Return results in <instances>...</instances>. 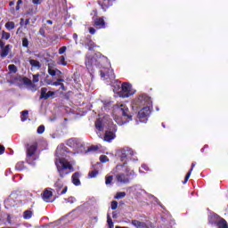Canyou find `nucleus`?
I'll list each match as a JSON object with an SVG mask.
<instances>
[{"mask_svg": "<svg viewBox=\"0 0 228 228\" xmlns=\"http://www.w3.org/2000/svg\"><path fill=\"white\" fill-rule=\"evenodd\" d=\"M218 227L219 228H228L227 227V221H225L224 219H221L219 222H218Z\"/></svg>", "mask_w": 228, "mask_h": 228, "instance_id": "393cba45", "label": "nucleus"}, {"mask_svg": "<svg viewBox=\"0 0 228 228\" xmlns=\"http://www.w3.org/2000/svg\"><path fill=\"white\" fill-rule=\"evenodd\" d=\"M157 111H159V108H157Z\"/></svg>", "mask_w": 228, "mask_h": 228, "instance_id": "052dcab7", "label": "nucleus"}, {"mask_svg": "<svg viewBox=\"0 0 228 228\" xmlns=\"http://www.w3.org/2000/svg\"><path fill=\"white\" fill-rule=\"evenodd\" d=\"M112 182H113V175L106 176L105 184H111Z\"/></svg>", "mask_w": 228, "mask_h": 228, "instance_id": "72a5a7b5", "label": "nucleus"}, {"mask_svg": "<svg viewBox=\"0 0 228 228\" xmlns=\"http://www.w3.org/2000/svg\"><path fill=\"white\" fill-rule=\"evenodd\" d=\"M39 77H40L39 74L33 75V78H32L33 83H38V81H40Z\"/></svg>", "mask_w": 228, "mask_h": 228, "instance_id": "58836bf2", "label": "nucleus"}, {"mask_svg": "<svg viewBox=\"0 0 228 228\" xmlns=\"http://www.w3.org/2000/svg\"><path fill=\"white\" fill-rule=\"evenodd\" d=\"M116 228H126V227H122V226H116Z\"/></svg>", "mask_w": 228, "mask_h": 228, "instance_id": "bf43d9fd", "label": "nucleus"}, {"mask_svg": "<svg viewBox=\"0 0 228 228\" xmlns=\"http://www.w3.org/2000/svg\"><path fill=\"white\" fill-rule=\"evenodd\" d=\"M133 106L142 108L138 113L140 122L146 124L147 118L151 115L152 100L147 94H141L133 102Z\"/></svg>", "mask_w": 228, "mask_h": 228, "instance_id": "7ed1b4c3", "label": "nucleus"}, {"mask_svg": "<svg viewBox=\"0 0 228 228\" xmlns=\"http://www.w3.org/2000/svg\"><path fill=\"white\" fill-rule=\"evenodd\" d=\"M46 23H47V24H50V25H53V20H46Z\"/></svg>", "mask_w": 228, "mask_h": 228, "instance_id": "3c124183", "label": "nucleus"}, {"mask_svg": "<svg viewBox=\"0 0 228 228\" xmlns=\"http://www.w3.org/2000/svg\"><path fill=\"white\" fill-rule=\"evenodd\" d=\"M134 171H131L126 164H118L112 170V174H116L115 182L118 186H122V184H129L131 181V175H133Z\"/></svg>", "mask_w": 228, "mask_h": 228, "instance_id": "39448f33", "label": "nucleus"}, {"mask_svg": "<svg viewBox=\"0 0 228 228\" xmlns=\"http://www.w3.org/2000/svg\"><path fill=\"white\" fill-rule=\"evenodd\" d=\"M107 62L108 58L102 55L101 53H96L94 56H92L90 53H87L86 57V66L88 70H93L94 67L101 69V67H102V65Z\"/></svg>", "mask_w": 228, "mask_h": 228, "instance_id": "0eeeda50", "label": "nucleus"}, {"mask_svg": "<svg viewBox=\"0 0 228 228\" xmlns=\"http://www.w3.org/2000/svg\"><path fill=\"white\" fill-rule=\"evenodd\" d=\"M136 154L133 149L125 147L118 152V156L120 161H123V165H127L128 161H138V158L134 156Z\"/></svg>", "mask_w": 228, "mask_h": 228, "instance_id": "1a4fd4ad", "label": "nucleus"}, {"mask_svg": "<svg viewBox=\"0 0 228 228\" xmlns=\"http://www.w3.org/2000/svg\"><path fill=\"white\" fill-rule=\"evenodd\" d=\"M5 28L8 29V31H12V29H15V22L13 21H8L5 23Z\"/></svg>", "mask_w": 228, "mask_h": 228, "instance_id": "b1692460", "label": "nucleus"}, {"mask_svg": "<svg viewBox=\"0 0 228 228\" xmlns=\"http://www.w3.org/2000/svg\"><path fill=\"white\" fill-rule=\"evenodd\" d=\"M66 202H69V204H74V202H76V198L74 197H69L68 200H65Z\"/></svg>", "mask_w": 228, "mask_h": 228, "instance_id": "a19ab883", "label": "nucleus"}, {"mask_svg": "<svg viewBox=\"0 0 228 228\" xmlns=\"http://www.w3.org/2000/svg\"><path fill=\"white\" fill-rule=\"evenodd\" d=\"M102 110H104V111H107V110H110V106H111V103H110L109 102H102Z\"/></svg>", "mask_w": 228, "mask_h": 228, "instance_id": "bb28decb", "label": "nucleus"}, {"mask_svg": "<svg viewBox=\"0 0 228 228\" xmlns=\"http://www.w3.org/2000/svg\"><path fill=\"white\" fill-rule=\"evenodd\" d=\"M98 3L104 11H106V8H110V6H111V0H99Z\"/></svg>", "mask_w": 228, "mask_h": 228, "instance_id": "f3484780", "label": "nucleus"}, {"mask_svg": "<svg viewBox=\"0 0 228 228\" xmlns=\"http://www.w3.org/2000/svg\"><path fill=\"white\" fill-rule=\"evenodd\" d=\"M13 4H15V2H10L9 3V6H13Z\"/></svg>", "mask_w": 228, "mask_h": 228, "instance_id": "864d4df0", "label": "nucleus"}, {"mask_svg": "<svg viewBox=\"0 0 228 228\" xmlns=\"http://www.w3.org/2000/svg\"><path fill=\"white\" fill-rule=\"evenodd\" d=\"M48 74L52 76V77H58L56 82L48 83L51 86H61V90H65V85H63V79L61 77V71L56 69V66L53 65V63H48Z\"/></svg>", "mask_w": 228, "mask_h": 228, "instance_id": "6e6552de", "label": "nucleus"}, {"mask_svg": "<svg viewBox=\"0 0 228 228\" xmlns=\"http://www.w3.org/2000/svg\"><path fill=\"white\" fill-rule=\"evenodd\" d=\"M94 26L99 28V29L106 28V23L104 22V20L102 18H97L94 20Z\"/></svg>", "mask_w": 228, "mask_h": 228, "instance_id": "a211bd4d", "label": "nucleus"}, {"mask_svg": "<svg viewBox=\"0 0 228 228\" xmlns=\"http://www.w3.org/2000/svg\"><path fill=\"white\" fill-rule=\"evenodd\" d=\"M17 4H22V0H18Z\"/></svg>", "mask_w": 228, "mask_h": 228, "instance_id": "5fc2aeb1", "label": "nucleus"}, {"mask_svg": "<svg viewBox=\"0 0 228 228\" xmlns=\"http://www.w3.org/2000/svg\"><path fill=\"white\" fill-rule=\"evenodd\" d=\"M57 63L58 65H62V67H67V61H65V56L61 55L58 58Z\"/></svg>", "mask_w": 228, "mask_h": 228, "instance_id": "4be33fe9", "label": "nucleus"}, {"mask_svg": "<svg viewBox=\"0 0 228 228\" xmlns=\"http://www.w3.org/2000/svg\"><path fill=\"white\" fill-rule=\"evenodd\" d=\"M49 83H54V82H53V81H51V80H47V81H46V84L49 85Z\"/></svg>", "mask_w": 228, "mask_h": 228, "instance_id": "4d7b16f0", "label": "nucleus"}, {"mask_svg": "<svg viewBox=\"0 0 228 228\" xmlns=\"http://www.w3.org/2000/svg\"><path fill=\"white\" fill-rule=\"evenodd\" d=\"M67 146L61 144L57 147L56 150V159L55 165L57 167V170L59 175L63 177L67 175V174H70V172H74V168L72 167V164L67 160Z\"/></svg>", "mask_w": 228, "mask_h": 228, "instance_id": "f03ea898", "label": "nucleus"}, {"mask_svg": "<svg viewBox=\"0 0 228 228\" xmlns=\"http://www.w3.org/2000/svg\"><path fill=\"white\" fill-rule=\"evenodd\" d=\"M29 45V41L28 40V37H24L22 39V46L23 47H28Z\"/></svg>", "mask_w": 228, "mask_h": 228, "instance_id": "4c0bfd02", "label": "nucleus"}, {"mask_svg": "<svg viewBox=\"0 0 228 228\" xmlns=\"http://www.w3.org/2000/svg\"><path fill=\"white\" fill-rule=\"evenodd\" d=\"M28 63L31 66V70H40L42 69V63L35 59H29Z\"/></svg>", "mask_w": 228, "mask_h": 228, "instance_id": "f8f14e48", "label": "nucleus"}, {"mask_svg": "<svg viewBox=\"0 0 228 228\" xmlns=\"http://www.w3.org/2000/svg\"><path fill=\"white\" fill-rule=\"evenodd\" d=\"M16 170H24V162H18L15 166Z\"/></svg>", "mask_w": 228, "mask_h": 228, "instance_id": "2f4dec72", "label": "nucleus"}, {"mask_svg": "<svg viewBox=\"0 0 228 228\" xmlns=\"http://www.w3.org/2000/svg\"><path fill=\"white\" fill-rule=\"evenodd\" d=\"M55 188L58 195H65V193H67V186H63L60 182L55 183Z\"/></svg>", "mask_w": 228, "mask_h": 228, "instance_id": "ddd939ff", "label": "nucleus"}, {"mask_svg": "<svg viewBox=\"0 0 228 228\" xmlns=\"http://www.w3.org/2000/svg\"><path fill=\"white\" fill-rule=\"evenodd\" d=\"M71 179L75 186H79V184H81V181H79V173L73 174Z\"/></svg>", "mask_w": 228, "mask_h": 228, "instance_id": "6ab92c4d", "label": "nucleus"}, {"mask_svg": "<svg viewBox=\"0 0 228 228\" xmlns=\"http://www.w3.org/2000/svg\"><path fill=\"white\" fill-rule=\"evenodd\" d=\"M3 44L0 43V47H2V52L0 53L1 58H6L8 54H10V49H12V46L10 45H5L3 47Z\"/></svg>", "mask_w": 228, "mask_h": 228, "instance_id": "2eb2a0df", "label": "nucleus"}, {"mask_svg": "<svg viewBox=\"0 0 228 228\" xmlns=\"http://www.w3.org/2000/svg\"><path fill=\"white\" fill-rule=\"evenodd\" d=\"M124 197H126V192H117L114 199L120 200V199H124Z\"/></svg>", "mask_w": 228, "mask_h": 228, "instance_id": "c756f323", "label": "nucleus"}, {"mask_svg": "<svg viewBox=\"0 0 228 228\" xmlns=\"http://www.w3.org/2000/svg\"><path fill=\"white\" fill-rule=\"evenodd\" d=\"M67 51V46H61L59 49V54H64V53Z\"/></svg>", "mask_w": 228, "mask_h": 228, "instance_id": "79ce46f5", "label": "nucleus"}, {"mask_svg": "<svg viewBox=\"0 0 228 228\" xmlns=\"http://www.w3.org/2000/svg\"><path fill=\"white\" fill-rule=\"evenodd\" d=\"M34 4H40L42 0H32Z\"/></svg>", "mask_w": 228, "mask_h": 228, "instance_id": "de8ad7c7", "label": "nucleus"}, {"mask_svg": "<svg viewBox=\"0 0 228 228\" xmlns=\"http://www.w3.org/2000/svg\"><path fill=\"white\" fill-rule=\"evenodd\" d=\"M142 168H143V170H146V172H149V166L143 164V165L142 166Z\"/></svg>", "mask_w": 228, "mask_h": 228, "instance_id": "49530a36", "label": "nucleus"}, {"mask_svg": "<svg viewBox=\"0 0 228 228\" xmlns=\"http://www.w3.org/2000/svg\"><path fill=\"white\" fill-rule=\"evenodd\" d=\"M28 110H24L21 112V116H20L21 122H26V120H28Z\"/></svg>", "mask_w": 228, "mask_h": 228, "instance_id": "a878e982", "label": "nucleus"}, {"mask_svg": "<svg viewBox=\"0 0 228 228\" xmlns=\"http://www.w3.org/2000/svg\"><path fill=\"white\" fill-rule=\"evenodd\" d=\"M162 126H163V127H165V125H164V124H162Z\"/></svg>", "mask_w": 228, "mask_h": 228, "instance_id": "680f3d73", "label": "nucleus"}, {"mask_svg": "<svg viewBox=\"0 0 228 228\" xmlns=\"http://www.w3.org/2000/svg\"><path fill=\"white\" fill-rule=\"evenodd\" d=\"M89 33L91 34V35H95V28H89Z\"/></svg>", "mask_w": 228, "mask_h": 228, "instance_id": "c03bdc74", "label": "nucleus"}, {"mask_svg": "<svg viewBox=\"0 0 228 228\" xmlns=\"http://www.w3.org/2000/svg\"><path fill=\"white\" fill-rule=\"evenodd\" d=\"M38 144L37 142H33L28 145L27 148V162L28 165H31L32 161L37 159V149Z\"/></svg>", "mask_w": 228, "mask_h": 228, "instance_id": "9d476101", "label": "nucleus"}, {"mask_svg": "<svg viewBox=\"0 0 228 228\" xmlns=\"http://www.w3.org/2000/svg\"><path fill=\"white\" fill-rule=\"evenodd\" d=\"M86 44L89 46V51H92V49L95 47V43H94L92 40H88Z\"/></svg>", "mask_w": 228, "mask_h": 228, "instance_id": "473e14b6", "label": "nucleus"}, {"mask_svg": "<svg viewBox=\"0 0 228 228\" xmlns=\"http://www.w3.org/2000/svg\"><path fill=\"white\" fill-rule=\"evenodd\" d=\"M4 154V146L0 145V155Z\"/></svg>", "mask_w": 228, "mask_h": 228, "instance_id": "a18cd8bd", "label": "nucleus"}, {"mask_svg": "<svg viewBox=\"0 0 228 228\" xmlns=\"http://www.w3.org/2000/svg\"><path fill=\"white\" fill-rule=\"evenodd\" d=\"M117 208H118V202L112 201L111 202V209H117Z\"/></svg>", "mask_w": 228, "mask_h": 228, "instance_id": "37998d69", "label": "nucleus"}, {"mask_svg": "<svg viewBox=\"0 0 228 228\" xmlns=\"http://www.w3.org/2000/svg\"><path fill=\"white\" fill-rule=\"evenodd\" d=\"M107 222H108V224H109L110 228L114 227L113 221L111 220V217H110V216H108Z\"/></svg>", "mask_w": 228, "mask_h": 228, "instance_id": "ea45409f", "label": "nucleus"}, {"mask_svg": "<svg viewBox=\"0 0 228 228\" xmlns=\"http://www.w3.org/2000/svg\"><path fill=\"white\" fill-rule=\"evenodd\" d=\"M10 37H12V35H10V33L3 30L2 31V39L3 40H9Z\"/></svg>", "mask_w": 228, "mask_h": 228, "instance_id": "c85d7f7f", "label": "nucleus"}, {"mask_svg": "<svg viewBox=\"0 0 228 228\" xmlns=\"http://www.w3.org/2000/svg\"><path fill=\"white\" fill-rule=\"evenodd\" d=\"M8 69L10 72H12V74H15L17 72V66H15V64H10L8 66Z\"/></svg>", "mask_w": 228, "mask_h": 228, "instance_id": "7c9ffc66", "label": "nucleus"}, {"mask_svg": "<svg viewBox=\"0 0 228 228\" xmlns=\"http://www.w3.org/2000/svg\"><path fill=\"white\" fill-rule=\"evenodd\" d=\"M28 24H29V19H27V20H25V26H28Z\"/></svg>", "mask_w": 228, "mask_h": 228, "instance_id": "603ef678", "label": "nucleus"}, {"mask_svg": "<svg viewBox=\"0 0 228 228\" xmlns=\"http://www.w3.org/2000/svg\"><path fill=\"white\" fill-rule=\"evenodd\" d=\"M133 225L136 228H147V224L143 222H140L138 220L132 221Z\"/></svg>", "mask_w": 228, "mask_h": 228, "instance_id": "aec40b11", "label": "nucleus"}, {"mask_svg": "<svg viewBox=\"0 0 228 228\" xmlns=\"http://www.w3.org/2000/svg\"><path fill=\"white\" fill-rule=\"evenodd\" d=\"M44 131H45V126L43 125L39 126L37 128V134H44Z\"/></svg>", "mask_w": 228, "mask_h": 228, "instance_id": "f704fd0d", "label": "nucleus"}, {"mask_svg": "<svg viewBox=\"0 0 228 228\" xmlns=\"http://www.w3.org/2000/svg\"><path fill=\"white\" fill-rule=\"evenodd\" d=\"M193 168H195V163L191 164V170L187 173L184 181L183 182V184H186L188 183V179H190V175H191V172H193Z\"/></svg>", "mask_w": 228, "mask_h": 228, "instance_id": "5701e85b", "label": "nucleus"}, {"mask_svg": "<svg viewBox=\"0 0 228 228\" xmlns=\"http://www.w3.org/2000/svg\"><path fill=\"white\" fill-rule=\"evenodd\" d=\"M32 217H33V211H31V210H25L23 212V218H24V220H31Z\"/></svg>", "mask_w": 228, "mask_h": 228, "instance_id": "412c9836", "label": "nucleus"}, {"mask_svg": "<svg viewBox=\"0 0 228 228\" xmlns=\"http://www.w3.org/2000/svg\"><path fill=\"white\" fill-rule=\"evenodd\" d=\"M107 117L103 118H98L95 122V127L97 129V134L99 138H102L103 142H111L115 140V133H117V127L115 126H110V124L106 123Z\"/></svg>", "mask_w": 228, "mask_h": 228, "instance_id": "20e7f679", "label": "nucleus"}, {"mask_svg": "<svg viewBox=\"0 0 228 228\" xmlns=\"http://www.w3.org/2000/svg\"><path fill=\"white\" fill-rule=\"evenodd\" d=\"M43 200L45 202H51V197H53V191H49V190H45L43 193Z\"/></svg>", "mask_w": 228, "mask_h": 228, "instance_id": "dca6fc26", "label": "nucleus"}, {"mask_svg": "<svg viewBox=\"0 0 228 228\" xmlns=\"http://www.w3.org/2000/svg\"><path fill=\"white\" fill-rule=\"evenodd\" d=\"M128 190H134V186L128 188Z\"/></svg>", "mask_w": 228, "mask_h": 228, "instance_id": "13d9d810", "label": "nucleus"}, {"mask_svg": "<svg viewBox=\"0 0 228 228\" xmlns=\"http://www.w3.org/2000/svg\"><path fill=\"white\" fill-rule=\"evenodd\" d=\"M98 149H99V146H91V147H89V148L86 151V152L95 151H98Z\"/></svg>", "mask_w": 228, "mask_h": 228, "instance_id": "e433bc0d", "label": "nucleus"}, {"mask_svg": "<svg viewBox=\"0 0 228 228\" xmlns=\"http://www.w3.org/2000/svg\"><path fill=\"white\" fill-rule=\"evenodd\" d=\"M20 24L21 26H25V21H24V19H23V18L20 19Z\"/></svg>", "mask_w": 228, "mask_h": 228, "instance_id": "09e8293b", "label": "nucleus"}, {"mask_svg": "<svg viewBox=\"0 0 228 228\" xmlns=\"http://www.w3.org/2000/svg\"><path fill=\"white\" fill-rule=\"evenodd\" d=\"M113 118L118 126H124L126 122L133 120V116L129 113V109L125 104L115 107Z\"/></svg>", "mask_w": 228, "mask_h": 228, "instance_id": "423d86ee", "label": "nucleus"}, {"mask_svg": "<svg viewBox=\"0 0 228 228\" xmlns=\"http://www.w3.org/2000/svg\"><path fill=\"white\" fill-rule=\"evenodd\" d=\"M100 72L101 77L102 79H106L107 83H110L109 85H111L114 87L113 92L118 94V97L126 99L136 94V91L133 89V86H131V84L123 83L120 86V82L115 80V73H113V69L103 68Z\"/></svg>", "mask_w": 228, "mask_h": 228, "instance_id": "f257e3e1", "label": "nucleus"}, {"mask_svg": "<svg viewBox=\"0 0 228 228\" xmlns=\"http://www.w3.org/2000/svg\"><path fill=\"white\" fill-rule=\"evenodd\" d=\"M54 95V92L47 91L46 87L41 88V99H49V97H53Z\"/></svg>", "mask_w": 228, "mask_h": 228, "instance_id": "4468645a", "label": "nucleus"}, {"mask_svg": "<svg viewBox=\"0 0 228 228\" xmlns=\"http://www.w3.org/2000/svg\"><path fill=\"white\" fill-rule=\"evenodd\" d=\"M16 10L19 11L20 10V6L17 4V6H16Z\"/></svg>", "mask_w": 228, "mask_h": 228, "instance_id": "6e6d98bb", "label": "nucleus"}, {"mask_svg": "<svg viewBox=\"0 0 228 228\" xmlns=\"http://www.w3.org/2000/svg\"><path fill=\"white\" fill-rule=\"evenodd\" d=\"M100 161L102 163H107V161H110V159H108V157L106 155H102V156H100Z\"/></svg>", "mask_w": 228, "mask_h": 228, "instance_id": "c9c22d12", "label": "nucleus"}, {"mask_svg": "<svg viewBox=\"0 0 228 228\" xmlns=\"http://www.w3.org/2000/svg\"><path fill=\"white\" fill-rule=\"evenodd\" d=\"M68 147L74 149L77 153L84 152L85 145L77 138H71L67 141Z\"/></svg>", "mask_w": 228, "mask_h": 228, "instance_id": "9b49d317", "label": "nucleus"}, {"mask_svg": "<svg viewBox=\"0 0 228 228\" xmlns=\"http://www.w3.org/2000/svg\"><path fill=\"white\" fill-rule=\"evenodd\" d=\"M73 38L76 40V44H77V34H73Z\"/></svg>", "mask_w": 228, "mask_h": 228, "instance_id": "8fccbe9b", "label": "nucleus"}, {"mask_svg": "<svg viewBox=\"0 0 228 228\" xmlns=\"http://www.w3.org/2000/svg\"><path fill=\"white\" fill-rule=\"evenodd\" d=\"M96 175H99V171L97 169H94L93 171L89 172L88 176L91 179H94Z\"/></svg>", "mask_w": 228, "mask_h": 228, "instance_id": "cd10ccee", "label": "nucleus"}]
</instances>
